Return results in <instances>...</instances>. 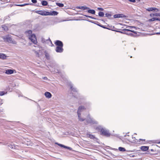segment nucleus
Returning a JSON list of instances; mask_svg holds the SVG:
<instances>
[{
  "label": "nucleus",
  "instance_id": "7",
  "mask_svg": "<svg viewBox=\"0 0 160 160\" xmlns=\"http://www.w3.org/2000/svg\"><path fill=\"white\" fill-rule=\"evenodd\" d=\"M55 44L57 46L63 47V42L59 40H57L54 42Z\"/></svg>",
  "mask_w": 160,
  "mask_h": 160
},
{
  "label": "nucleus",
  "instance_id": "62",
  "mask_svg": "<svg viewBox=\"0 0 160 160\" xmlns=\"http://www.w3.org/2000/svg\"><path fill=\"white\" fill-rule=\"evenodd\" d=\"M158 143H160V141L158 142Z\"/></svg>",
  "mask_w": 160,
  "mask_h": 160
},
{
  "label": "nucleus",
  "instance_id": "35",
  "mask_svg": "<svg viewBox=\"0 0 160 160\" xmlns=\"http://www.w3.org/2000/svg\"><path fill=\"white\" fill-rule=\"evenodd\" d=\"M126 34H127V35H129V36H133V34L131 32H126Z\"/></svg>",
  "mask_w": 160,
  "mask_h": 160
},
{
  "label": "nucleus",
  "instance_id": "50",
  "mask_svg": "<svg viewBox=\"0 0 160 160\" xmlns=\"http://www.w3.org/2000/svg\"><path fill=\"white\" fill-rule=\"evenodd\" d=\"M40 12V10H37V11H35V12L39 14V13Z\"/></svg>",
  "mask_w": 160,
  "mask_h": 160
},
{
  "label": "nucleus",
  "instance_id": "59",
  "mask_svg": "<svg viewBox=\"0 0 160 160\" xmlns=\"http://www.w3.org/2000/svg\"><path fill=\"white\" fill-rule=\"evenodd\" d=\"M49 41L52 43V42H51V40L50 39Z\"/></svg>",
  "mask_w": 160,
  "mask_h": 160
},
{
  "label": "nucleus",
  "instance_id": "29",
  "mask_svg": "<svg viewBox=\"0 0 160 160\" xmlns=\"http://www.w3.org/2000/svg\"><path fill=\"white\" fill-rule=\"evenodd\" d=\"M32 32V31L30 30H28V31H26V32H25V33L26 34H28L29 35L30 34L31 35Z\"/></svg>",
  "mask_w": 160,
  "mask_h": 160
},
{
  "label": "nucleus",
  "instance_id": "43",
  "mask_svg": "<svg viewBox=\"0 0 160 160\" xmlns=\"http://www.w3.org/2000/svg\"><path fill=\"white\" fill-rule=\"evenodd\" d=\"M125 32L126 31H120V33H121L126 34V32Z\"/></svg>",
  "mask_w": 160,
  "mask_h": 160
},
{
  "label": "nucleus",
  "instance_id": "33",
  "mask_svg": "<svg viewBox=\"0 0 160 160\" xmlns=\"http://www.w3.org/2000/svg\"><path fill=\"white\" fill-rule=\"evenodd\" d=\"M2 28L3 30H4L5 31H7L8 30V28L7 26H4L2 27Z\"/></svg>",
  "mask_w": 160,
  "mask_h": 160
},
{
  "label": "nucleus",
  "instance_id": "23",
  "mask_svg": "<svg viewBox=\"0 0 160 160\" xmlns=\"http://www.w3.org/2000/svg\"><path fill=\"white\" fill-rule=\"evenodd\" d=\"M41 4L42 6H46L48 4V2L45 0H42L41 2Z\"/></svg>",
  "mask_w": 160,
  "mask_h": 160
},
{
  "label": "nucleus",
  "instance_id": "48",
  "mask_svg": "<svg viewBox=\"0 0 160 160\" xmlns=\"http://www.w3.org/2000/svg\"><path fill=\"white\" fill-rule=\"evenodd\" d=\"M11 43H12L13 44H16V42L15 41H12H12H11Z\"/></svg>",
  "mask_w": 160,
  "mask_h": 160
},
{
  "label": "nucleus",
  "instance_id": "12",
  "mask_svg": "<svg viewBox=\"0 0 160 160\" xmlns=\"http://www.w3.org/2000/svg\"><path fill=\"white\" fill-rule=\"evenodd\" d=\"M76 8L78 9H81L82 10H85L86 9H89V8L86 6H78L76 7Z\"/></svg>",
  "mask_w": 160,
  "mask_h": 160
},
{
  "label": "nucleus",
  "instance_id": "6",
  "mask_svg": "<svg viewBox=\"0 0 160 160\" xmlns=\"http://www.w3.org/2000/svg\"><path fill=\"white\" fill-rule=\"evenodd\" d=\"M3 38L5 42H11V41H12V39L9 35H6L3 37Z\"/></svg>",
  "mask_w": 160,
  "mask_h": 160
},
{
  "label": "nucleus",
  "instance_id": "53",
  "mask_svg": "<svg viewBox=\"0 0 160 160\" xmlns=\"http://www.w3.org/2000/svg\"><path fill=\"white\" fill-rule=\"evenodd\" d=\"M83 15L84 16L87 17H88V18H89V17H90V16H88V15Z\"/></svg>",
  "mask_w": 160,
  "mask_h": 160
},
{
  "label": "nucleus",
  "instance_id": "9",
  "mask_svg": "<svg viewBox=\"0 0 160 160\" xmlns=\"http://www.w3.org/2000/svg\"><path fill=\"white\" fill-rule=\"evenodd\" d=\"M55 51L57 52L61 53L63 51V47L57 46L56 48Z\"/></svg>",
  "mask_w": 160,
  "mask_h": 160
},
{
  "label": "nucleus",
  "instance_id": "57",
  "mask_svg": "<svg viewBox=\"0 0 160 160\" xmlns=\"http://www.w3.org/2000/svg\"><path fill=\"white\" fill-rule=\"evenodd\" d=\"M157 34H160V32H157L156 33Z\"/></svg>",
  "mask_w": 160,
  "mask_h": 160
},
{
  "label": "nucleus",
  "instance_id": "18",
  "mask_svg": "<svg viewBox=\"0 0 160 160\" xmlns=\"http://www.w3.org/2000/svg\"><path fill=\"white\" fill-rule=\"evenodd\" d=\"M45 56L47 60H49L50 59V57L49 54L48 52L47 51H45L44 52Z\"/></svg>",
  "mask_w": 160,
  "mask_h": 160
},
{
  "label": "nucleus",
  "instance_id": "28",
  "mask_svg": "<svg viewBox=\"0 0 160 160\" xmlns=\"http://www.w3.org/2000/svg\"><path fill=\"white\" fill-rule=\"evenodd\" d=\"M87 135L88 136V138H90L91 139H94L95 138V137L92 135L91 134H87Z\"/></svg>",
  "mask_w": 160,
  "mask_h": 160
},
{
  "label": "nucleus",
  "instance_id": "30",
  "mask_svg": "<svg viewBox=\"0 0 160 160\" xmlns=\"http://www.w3.org/2000/svg\"><path fill=\"white\" fill-rule=\"evenodd\" d=\"M159 13H154V14H152V16H155L156 17H158V16H159ZM150 16L151 17H152V14H150Z\"/></svg>",
  "mask_w": 160,
  "mask_h": 160
},
{
  "label": "nucleus",
  "instance_id": "21",
  "mask_svg": "<svg viewBox=\"0 0 160 160\" xmlns=\"http://www.w3.org/2000/svg\"><path fill=\"white\" fill-rule=\"evenodd\" d=\"M88 10V12L93 14H95V10L93 9H91L89 8V9H87Z\"/></svg>",
  "mask_w": 160,
  "mask_h": 160
},
{
  "label": "nucleus",
  "instance_id": "38",
  "mask_svg": "<svg viewBox=\"0 0 160 160\" xmlns=\"http://www.w3.org/2000/svg\"><path fill=\"white\" fill-rule=\"evenodd\" d=\"M98 10L100 11H103L104 10V9L102 8H97Z\"/></svg>",
  "mask_w": 160,
  "mask_h": 160
},
{
  "label": "nucleus",
  "instance_id": "14",
  "mask_svg": "<svg viewBox=\"0 0 160 160\" xmlns=\"http://www.w3.org/2000/svg\"><path fill=\"white\" fill-rule=\"evenodd\" d=\"M14 71L12 69H8L5 70V73L7 74H11L13 73Z\"/></svg>",
  "mask_w": 160,
  "mask_h": 160
},
{
  "label": "nucleus",
  "instance_id": "55",
  "mask_svg": "<svg viewBox=\"0 0 160 160\" xmlns=\"http://www.w3.org/2000/svg\"><path fill=\"white\" fill-rule=\"evenodd\" d=\"M116 32H119L120 33V31H118V30H117V31H115Z\"/></svg>",
  "mask_w": 160,
  "mask_h": 160
},
{
  "label": "nucleus",
  "instance_id": "13",
  "mask_svg": "<svg viewBox=\"0 0 160 160\" xmlns=\"http://www.w3.org/2000/svg\"><path fill=\"white\" fill-rule=\"evenodd\" d=\"M44 95L46 98H51L52 96L50 92H45L44 93Z\"/></svg>",
  "mask_w": 160,
  "mask_h": 160
},
{
  "label": "nucleus",
  "instance_id": "40",
  "mask_svg": "<svg viewBox=\"0 0 160 160\" xmlns=\"http://www.w3.org/2000/svg\"><path fill=\"white\" fill-rule=\"evenodd\" d=\"M126 28H129L130 29L132 28H135V27H134V26H127V25H126Z\"/></svg>",
  "mask_w": 160,
  "mask_h": 160
},
{
  "label": "nucleus",
  "instance_id": "37",
  "mask_svg": "<svg viewBox=\"0 0 160 160\" xmlns=\"http://www.w3.org/2000/svg\"><path fill=\"white\" fill-rule=\"evenodd\" d=\"M155 21V18H152L151 19H149L148 20V21L149 22H153Z\"/></svg>",
  "mask_w": 160,
  "mask_h": 160
},
{
  "label": "nucleus",
  "instance_id": "24",
  "mask_svg": "<svg viewBox=\"0 0 160 160\" xmlns=\"http://www.w3.org/2000/svg\"><path fill=\"white\" fill-rule=\"evenodd\" d=\"M122 31H123L130 32H134L136 33V32L134 30H132L128 29H122Z\"/></svg>",
  "mask_w": 160,
  "mask_h": 160
},
{
  "label": "nucleus",
  "instance_id": "5",
  "mask_svg": "<svg viewBox=\"0 0 160 160\" xmlns=\"http://www.w3.org/2000/svg\"><path fill=\"white\" fill-rule=\"evenodd\" d=\"M29 39L34 44L37 43L36 37L34 34H32L29 38Z\"/></svg>",
  "mask_w": 160,
  "mask_h": 160
},
{
  "label": "nucleus",
  "instance_id": "41",
  "mask_svg": "<svg viewBox=\"0 0 160 160\" xmlns=\"http://www.w3.org/2000/svg\"><path fill=\"white\" fill-rule=\"evenodd\" d=\"M87 20V21H88L89 22H91L92 23H94V21L91 20H90L89 19H88L87 20Z\"/></svg>",
  "mask_w": 160,
  "mask_h": 160
},
{
  "label": "nucleus",
  "instance_id": "47",
  "mask_svg": "<svg viewBox=\"0 0 160 160\" xmlns=\"http://www.w3.org/2000/svg\"><path fill=\"white\" fill-rule=\"evenodd\" d=\"M155 18V21L157 20V21H160V18Z\"/></svg>",
  "mask_w": 160,
  "mask_h": 160
},
{
  "label": "nucleus",
  "instance_id": "52",
  "mask_svg": "<svg viewBox=\"0 0 160 160\" xmlns=\"http://www.w3.org/2000/svg\"><path fill=\"white\" fill-rule=\"evenodd\" d=\"M42 42L43 43L45 42V40L44 38H43L42 39Z\"/></svg>",
  "mask_w": 160,
  "mask_h": 160
},
{
  "label": "nucleus",
  "instance_id": "1",
  "mask_svg": "<svg viewBox=\"0 0 160 160\" xmlns=\"http://www.w3.org/2000/svg\"><path fill=\"white\" fill-rule=\"evenodd\" d=\"M69 86L70 87L71 90L70 94H72L75 98L78 99V103L79 104H85L86 102V98L80 95L78 92V90L75 87H73V85L71 82L69 83Z\"/></svg>",
  "mask_w": 160,
  "mask_h": 160
},
{
  "label": "nucleus",
  "instance_id": "60",
  "mask_svg": "<svg viewBox=\"0 0 160 160\" xmlns=\"http://www.w3.org/2000/svg\"><path fill=\"white\" fill-rule=\"evenodd\" d=\"M159 17H160V13H159Z\"/></svg>",
  "mask_w": 160,
  "mask_h": 160
},
{
  "label": "nucleus",
  "instance_id": "49",
  "mask_svg": "<svg viewBox=\"0 0 160 160\" xmlns=\"http://www.w3.org/2000/svg\"><path fill=\"white\" fill-rule=\"evenodd\" d=\"M42 79H44V80H48V78L46 77H42Z\"/></svg>",
  "mask_w": 160,
  "mask_h": 160
},
{
  "label": "nucleus",
  "instance_id": "27",
  "mask_svg": "<svg viewBox=\"0 0 160 160\" xmlns=\"http://www.w3.org/2000/svg\"><path fill=\"white\" fill-rule=\"evenodd\" d=\"M56 4L57 6L60 7H62L64 6V4L62 3L56 2Z\"/></svg>",
  "mask_w": 160,
  "mask_h": 160
},
{
  "label": "nucleus",
  "instance_id": "2",
  "mask_svg": "<svg viewBox=\"0 0 160 160\" xmlns=\"http://www.w3.org/2000/svg\"><path fill=\"white\" fill-rule=\"evenodd\" d=\"M86 109L85 107L83 106H80L78 108L77 111V114L79 120L80 122L84 121L85 118H82L81 116V112Z\"/></svg>",
  "mask_w": 160,
  "mask_h": 160
},
{
  "label": "nucleus",
  "instance_id": "31",
  "mask_svg": "<svg viewBox=\"0 0 160 160\" xmlns=\"http://www.w3.org/2000/svg\"><path fill=\"white\" fill-rule=\"evenodd\" d=\"M94 23L95 24H96L97 25H98L100 27L101 26V24L97 21H94V23Z\"/></svg>",
  "mask_w": 160,
  "mask_h": 160
},
{
  "label": "nucleus",
  "instance_id": "22",
  "mask_svg": "<svg viewBox=\"0 0 160 160\" xmlns=\"http://www.w3.org/2000/svg\"><path fill=\"white\" fill-rule=\"evenodd\" d=\"M132 138H134L132 142L134 143V142H141L139 140H139L135 138V137L133 138V137H132Z\"/></svg>",
  "mask_w": 160,
  "mask_h": 160
},
{
  "label": "nucleus",
  "instance_id": "17",
  "mask_svg": "<svg viewBox=\"0 0 160 160\" xmlns=\"http://www.w3.org/2000/svg\"><path fill=\"white\" fill-rule=\"evenodd\" d=\"M7 56L6 55L2 53H0V59L3 60L6 59Z\"/></svg>",
  "mask_w": 160,
  "mask_h": 160
},
{
  "label": "nucleus",
  "instance_id": "54",
  "mask_svg": "<svg viewBox=\"0 0 160 160\" xmlns=\"http://www.w3.org/2000/svg\"><path fill=\"white\" fill-rule=\"evenodd\" d=\"M55 144H57V145H58L59 146V144H61L59 143H58V142H56V143H55Z\"/></svg>",
  "mask_w": 160,
  "mask_h": 160
},
{
  "label": "nucleus",
  "instance_id": "63",
  "mask_svg": "<svg viewBox=\"0 0 160 160\" xmlns=\"http://www.w3.org/2000/svg\"><path fill=\"white\" fill-rule=\"evenodd\" d=\"M132 57V56H131L130 58H131Z\"/></svg>",
  "mask_w": 160,
  "mask_h": 160
},
{
  "label": "nucleus",
  "instance_id": "8",
  "mask_svg": "<svg viewBox=\"0 0 160 160\" xmlns=\"http://www.w3.org/2000/svg\"><path fill=\"white\" fill-rule=\"evenodd\" d=\"M48 13H47V16L48 15H52V16H56L57 15L58 13L56 11H51L50 12H48Z\"/></svg>",
  "mask_w": 160,
  "mask_h": 160
},
{
  "label": "nucleus",
  "instance_id": "34",
  "mask_svg": "<svg viewBox=\"0 0 160 160\" xmlns=\"http://www.w3.org/2000/svg\"><path fill=\"white\" fill-rule=\"evenodd\" d=\"M6 93L4 91H1L0 92V96H2L4 95Z\"/></svg>",
  "mask_w": 160,
  "mask_h": 160
},
{
  "label": "nucleus",
  "instance_id": "39",
  "mask_svg": "<svg viewBox=\"0 0 160 160\" xmlns=\"http://www.w3.org/2000/svg\"><path fill=\"white\" fill-rule=\"evenodd\" d=\"M23 4V6H25L26 5H32V3H31L29 4V3H24V4Z\"/></svg>",
  "mask_w": 160,
  "mask_h": 160
},
{
  "label": "nucleus",
  "instance_id": "44",
  "mask_svg": "<svg viewBox=\"0 0 160 160\" xmlns=\"http://www.w3.org/2000/svg\"><path fill=\"white\" fill-rule=\"evenodd\" d=\"M89 18H91V19H95V20L97 19H96V18H94L93 17H92V16H90V17H89Z\"/></svg>",
  "mask_w": 160,
  "mask_h": 160
},
{
  "label": "nucleus",
  "instance_id": "19",
  "mask_svg": "<svg viewBox=\"0 0 160 160\" xmlns=\"http://www.w3.org/2000/svg\"><path fill=\"white\" fill-rule=\"evenodd\" d=\"M149 149L148 146H142L140 147V149L143 151H147Z\"/></svg>",
  "mask_w": 160,
  "mask_h": 160
},
{
  "label": "nucleus",
  "instance_id": "15",
  "mask_svg": "<svg viewBox=\"0 0 160 160\" xmlns=\"http://www.w3.org/2000/svg\"><path fill=\"white\" fill-rule=\"evenodd\" d=\"M48 11L40 10L39 14L42 16H47Z\"/></svg>",
  "mask_w": 160,
  "mask_h": 160
},
{
  "label": "nucleus",
  "instance_id": "46",
  "mask_svg": "<svg viewBox=\"0 0 160 160\" xmlns=\"http://www.w3.org/2000/svg\"><path fill=\"white\" fill-rule=\"evenodd\" d=\"M16 6H20V7H23V4H16L15 5Z\"/></svg>",
  "mask_w": 160,
  "mask_h": 160
},
{
  "label": "nucleus",
  "instance_id": "10",
  "mask_svg": "<svg viewBox=\"0 0 160 160\" xmlns=\"http://www.w3.org/2000/svg\"><path fill=\"white\" fill-rule=\"evenodd\" d=\"M113 16L115 18L126 17V16L122 14H115Z\"/></svg>",
  "mask_w": 160,
  "mask_h": 160
},
{
  "label": "nucleus",
  "instance_id": "58",
  "mask_svg": "<svg viewBox=\"0 0 160 160\" xmlns=\"http://www.w3.org/2000/svg\"><path fill=\"white\" fill-rule=\"evenodd\" d=\"M127 136V134H126L125 135H124V137H125ZM127 136H129L128 135H127Z\"/></svg>",
  "mask_w": 160,
  "mask_h": 160
},
{
  "label": "nucleus",
  "instance_id": "61",
  "mask_svg": "<svg viewBox=\"0 0 160 160\" xmlns=\"http://www.w3.org/2000/svg\"><path fill=\"white\" fill-rule=\"evenodd\" d=\"M134 50H136V48H134Z\"/></svg>",
  "mask_w": 160,
  "mask_h": 160
},
{
  "label": "nucleus",
  "instance_id": "3",
  "mask_svg": "<svg viewBox=\"0 0 160 160\" xmlns=\"http://www.w3.org/2000/svg\"><path fill=\"white\" fill-rule=\"evenodd\" d=\"M85 121L86 122V123H85V125H87L88 124H98V122L93 119L92 118H91L90 117L89 115L88 116L87 118L86 119L85 118Z\"/></svg>",
  "mask_w": 160,
  "mask_h": 160
},
{
  "label": "nucleus",
  "instance_id": "26",
  "mask_svg": "<svg viewBox=\"0 0 160 160\" xmlns=\"http://www.w3.org/2000/svg\"><path fill=\"white\" fill-rule=\"evenodd\" d=\"M118 150L121 152H125L126 151L125 148L122 147H119L118 148Z\"/></svg>",
  "mask_w": 160,
  "mask_h": 160
},
{
  "label": "nucleus",
  "instance_id": "11",
  "mask_svg": "<svg viewBox=\"0 0 160 160\" xmlns=\"http://www.w3.org/2000/svg\"><path fill=\"white\" fill-rule=\"evenodd\" d=\"M8 146L10 147V148L12 149H18V148L19 147L18 146L16 145L13 143L11 144H9V145H8Z\"/></svg>",
  "mask_w": 160,
  "mask_h": 160
},
{
  "label": "nucleus",
  "instance_id": "42",
  "mask_svg": "<svg viewBox=\"0 0 160 160\" xmlns=\"http://www.w3.org/2000/svg\"><path fill=\"white\" fill-rule=\"evenodd\" d=\"M32 2L34 3H35L37 2V0H31Z\"/></svg>",
  "mask_w": 160,
  "mask_h": 160
},
{
  "label": "nucleus",
  "instance_id": "20",
  "mask_svg": "<svg viewBox=\"0 0 160 160\" xmlns=\"http://www.w3.org/2000/svg\"><path fill=\"white\" fill-rule=\"evenodd\" d=\"M59 146L62 148H64L70 150H72V148L67 146H65L63 144H59Z\"/></svg>",
  "mask_w": 160,
  "mask_h": 160
},
{
  "label": "nucleus",
  "instance_id": "36",
  "mask_svg": "<svg viewBox=\"0 0 160 160\" xmlns=\"http://www.w3.org/2000/svg\"><path fill=\"white\" fill-rule=\"evenodd\" d=\"M100 27L103 28H104V29H109V30L110 29H109L108 28H107V27H105V26H104L102 24H101V26Z\"/></svg>",
  "mask_w": 160,
  "mask_h": 160
},
{
  "label": "nucleus",
  "instance_id": "16",
  "mask_svg": "<svg viewBox=\"0 0 160 160\" xmlns=\"http://www.w3.org/2000/svg\"><path fill=\"white\" fill-rule=\"evenodd\" d=\"M156 10H157V11H158V9L155 8L151 7V8H149L146 9L147 11H149V12L152 11H154Z\"/></svg>",
  "mask_w": 160,
  "mask_h": 160
},
{
  "label": "nucleus",
  "instance_id": "51",
  "mask_svg": "<svg viewBox=\"0 0 160 160\" xmlns=\"http://www.w3.org/2000/svg\"><path fill=\"white\" fill-rule=\"evenodd\" d=\"M139 140L140 141V142H141V141H142H142H145V139H139Z\"/></svg>",
  "mask_w": 160,
  "mask_h": 160
},
{
  "label": "nucleus",
  "instance_id": "25",
  "mask_svg": "<svg viewBox=\"0 0 160 160\" xmlns=\"http://www.w3.org/2000/svg\"><path fill=\"white\" fill-rule=\"evenodd\" d=\"M98 16L100 17H103L104 16V13L103 12L99 11L98 13Z\"/></svg>",
  "mask_w": 160,
  "mask_h": 160
},
{
  "label": "nucleus",
  "instance_id": "56",
  "mask_svg": "<svg viewBox=\"0 0 160 160\" xmlns=\"http://www.w3.org/2000/svg\"><path fill=\"white\" fill-rule=\"evenodd\" d=\"M151 151H152V152H153L154 151V150L153 149H151Z\"/></svg>",
  "mask_w": 160,
  "mask_h": 160
},
{
  "label": "nucleus",
  "instance_id": "45",
  "mask_svg": "<svg viewBox=\"0 0 160 160\" xmlns=\"http://www.w3.org/2000/svg\"><path fill=\"white\" fill-rule=\"evenodd\" d=\"M128 1L134 3L136 2V0H128Z\"/></svg>",
  "mask_w": 160,
  "mask_h": 160
},
{
  "label": "nucleus",
  "instance_id": "4",
  "mask_svg": "<svg viewBox=\"0 0 160 160\" xmlns=\"http://www.w3.org/2000/svg\"><path fill=\"white\" fill-rule=\"evenodd\" d=\"M101 132V134L108 137L110 136L111 133L109 132L108 130L104 129L101 127L98 128Z\"/></svg>",
  "mask_w": 160,
  "mask_h": 160
},
{
  "label": "nucleus",
  "instance_id": "32",
  "mask_svg": "<svg viewBox=\"0 0 160 160\" xmlns=\"http://www.w3.org/2000/svg\"><path fill=\"white\" fill-rule=\"evenodd\" d=\"M105 17H108V18H109V17H111L112 16V15L111 14L108 13H106L105 14Z\"/></svg>",
  "mask_w": 160,
  "mask_h": 160
}]
</instances>
